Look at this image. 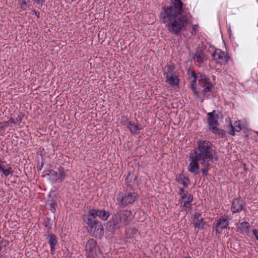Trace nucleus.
<instances>
[{
	"instance_id": "obj_13",
	"label": "nucleus",
	"mask_w": 258,
	"mask_h": 258,
	"mask_svg": "<svg viewBox=\"0 0 258 258\" xmlns=\"http://www.w3.org/2000/svg\"><path fill=\"white\" fill-rule=\"evenodd\" d=\"M49 173L53 180L55 181L59 180L62 181L66 177V173L62 169H59L58 172L53 170H50Z\"/></svg>"
},
{
	"instance_id": "obj_37",
	"label": "nucleus",
	"mask_w": 258,
	"mask_h": 258,
	"mask_svg": "<svg viewBox=\"0 0 258 258\" xmlns=\"http://www.w3.org/2000/svg\"><path fill=\"white\" fill-rule=\"evenodd\" d=\"M257 136H258V132H257Z\"/></svg>"
},
{
	"instance_id": "obj_15",
	"label": "nucleus",
	"mask_w": 258,
	"mask_h": 258,
	"mask_svg": "<svg viewBox=\"0 0 258 258\" xmlns=\"http://www.w3.org/2000/svg\"><path fill=\"white\" fill-rule=\"evenodd\" d=\"M165 82L172 87L177 86L179 84V79L177 74L165 78Z\"/></svg>"
},
{
	"instance_id": "obj_27",
	"label": "nucleus",
	"mask_w": 258,
	"mask_h": 258,
	"mask_svg": "<svg viewBox=\"0 0 258 258\" xmlns=\"http://www.w3.org/2000/svg\"><path fill=\"white\" fill-rule=\"evenodd\" d=\"M215 135L223 137L225 135V132L221 129L218 128L217 126L213 127L212 128L209 129Z\"/></svg>"
},
{
	"instance_id": "obj_12",
	"label": "nucleus",
	"mask_w": 258,
	"mask_h": 258,
	"mask_svg": "<svg viewBox=\"0 0 258 258\" xmlns=\"http://www.w3.org/2000/svg\"><path fill=\"white\" fill-rule=\"evenodd\" d=\"M243 202L238 199H235L231 205V211L233 213H240L243 210Z\"/></svg>"
},
{
	"instance_id": "obj_4",
	"label": "nucleus",
	"mask_w": 258,
	"mask_h": 258,
	"mask_svg": "<svg viewBox=\"0 0 258 258\" xmlns=\"http://www.w3.org/2000/svg\"><path fill=\"white\" fill-rule=\"evenodd\" d=\"M85 250L87 258H95L100 254V251L95 240L90 239L85 246Z\"/></svg>"
},
{
	"instance_id": "obj_24",
	"label": "nucleus",
	"mask_w": 258,
	"mask_h": 258,
	"mask_svg": "<svg viewBox=\"0 0 258 258\" xmlns=\"http://www.w3.org/2000/svg\"><path fill=\"white\" fill-rule=\"evenodd\" d=\"M188 178L183 174H180L178 177V182L182 184L185 187L188 186Z\"/></svg>"
},
{
	"instance_id": "obj_16",
	"label": "nucleus",
	"mask_w": 258,
	"mask_h": 258,
	"mask_svg": "<svg viewBox=\"0 0 258 258\" xmlns=\"http://www.w3.org/2000/svg\"><path fill=\"white\" fill-rule=\"evenodd\" d=\"M91 232L96 237H100L103 234V228L100 223L90 229Z\"/></svg>"
},
{
	"instance_id": "obj_26",
	"label": "nucleus",
	"mask_w": 258,
	"mask_h": 258,
	"mask_svg": "<svg viewBox=\"0 0 258 258\" xmlns=\"http://www.w3.org/2000/svg\"><path fill=\"white\" fill-rule=\"evenodd\" d=\"M30 0H19L18 3L20 5V8L23 11H25L27 8L30 6Z\"/></svg>"
},
{
	"instance_id": "obj_38",
	"label": "nucleus",
	"mask_w": 258,
	"mask_h": 258,
	"mask_svg": "<svg viewBox=\"0 0 258 258\" xmlns=\"http://www.w3.org/2000/svg\"><path fill=\"white\" fill-rule=\"evenodd\" d=\"M256 1H257V2H258V0H256Z\"/></svg>"
},
{
	"instance_id": "obj_5",
	"label": "nucleus",
	"mask_w": 258,
	"mask_h": 258,
	"mask_svg": "<svg viewBox=\"0 0 258 258\" xmlns=\"http://www.w3.org/2000/svg\"><path fill=\"white\" fill-rule=\"evenodd\" d=\"M131 212L127 210H119L117 212L118 219L119 220V225L118 223L114 224L116 228H119L126 224L128 222V218L131 216Z\"/></svg>"
},
{
	"instance_id": "obj_17",
	"label": "nucleus",
	"mask_w": 258,
	"mask_h": 258,
	"mask_svg": "<svg viewBox=\"0 0 258 258\" xmlns=\"http://www.w3.org/2000/svg\"><path fill=\"white\" fill-rule=\"evenodd\" d=\"M5 162H3L0 160V173H2L5 176H8L9 175H12L13 173V170L11 166H8V168H5V166L3 164Z\"/></svg>"
},
{
	"instance_id": "obj_23",
	"label": "nucleus",
	"mask_w": 258,
	"mask_h": 258,
	"mask_svg": "<svg viewBox=\"0 0 258 258\" xmlns=\"http://www.w3.org/2000/svg\"><path fill=\"white\" fill-rule=\"evenodd\" d=\"M86 221V223L90 227V229H91L92 227L99 223V222L96 218L90 217H87Z\"/></svg>"
},
{
	"instance_id": "obj_11",
	"label": "nucleus",
	"mask_w": 258,
	"mask_h": 258,
	"mask_svg": "<svg viewBox=\"0 0 258 258\" xmlns=\"http://www.w3.org/2000/svg\"><path fill=\"white\" fill-rule=\"evenodd\" d=\"M207 115L209 117L208 120L209 129H211L213 127L218 125V119L219 118V116L218 115L216 114V111L215 110H213L211 112L208 113Z\"/></svg>"
},
{
	"instance_id": "obj_21",
	"label": "nucleus",
	"mask_w": 258,
	"mask_h": 258,
	"mask_svg": "<svg viewBox=\"0 0 258 258\" xmlns=\"http://www.w3.org/2000/svg\"><path fill=\"white\" fill-rule=\"evenodd\" d=\"M237 228L242 232H246L250 228V225L247 222H243L239 224H236Z\"/></svg>"
},
{
	"instance_id": "obj_7",
	"label": "nucleus",
	"mask_w": 258,
	"mask_h": 258,
	"mask_svg": "<svg viewBox=\"0 0 258 258\" xmlns=\"http://www.w3.org/2000/svg\"><path fill=\"white\" fill-rule=\"evenodd\" d=\"M212 57L217 63L225 64L227 62L229 56L224 51L220 49H217L212 54Z\"/></svg>"
},
{
	"instance_id": "obj_8",
	"label": "nucleus",
	"mask_w": 258,
	"mask_h": 258,
	"mask_svg": "<svg viewBox=\"0 0 258 258\" xmlns=\"http://www.w3.org/2000/svg\"><path fill=\"white\" fill-rule=\"evenodd\" d=\"M188 74L189 75V78H192L193 79V80L191 81L190 84V88L192 93L196 96L197 97H198L199 95V92L196 89V81L197 79L198 80L199 79H200V75L201 74H198L197 75L195 72L194 71H189Z\"/></svg>"
},
{
	"instance_id": "obj_9",
	"label": "nucleus",
	"mask_w": 258,
	"mask_h": 258,
	"mask_svg": "<svg viewBox=\"0 0 258 258\" xmlns=\"http://www.w3.org/2000/svg\"><path fill=\"white\" fill-rule=\"evenodd\" d=\"M230 220V218L228 216L224 215L220 217L217 224V232H222L223 229L226 228L229 226Z\"/></svg>"
},
{
	"instance_id": "obj_25",
	"label": "nucleus",
	"mask_w": 258,
	"mask_h": 258,
	"mask_svg": "<svg viewBox=\"0 0 258 258\" xmlns=\"http://www.w3.org/2000/svg\"><path fill=\"white\" fill-rule=\"evenodd\" d=\"M98 217L103 221H106L108 218L110 213L105 210H98Z\"/></svg>"
},
{
	"instance_id": "obj_35",
	"label": "nucleus",
	"mask_w": 258,
	"mask_h": 258,
	"mask_svg": "<svg viewBox=\"0 0 258 258\" xmlns=\"http://www.w3.org/2000/svg\"><path fill=\"white\" fill-rule=\"evenodd\" d=\"M196 27H197L196 25L193 26V30H196Z\"/></svg>"
},
{
	"instance_id": "obj_36",
	"label": "nucleus",
	"mask_w": 258,
	"mask_h": 258,
	"mask_svg": "<svg viewBox=\"0 0 258 258\" xmlns=\"http://www.w3.org/2000/svg\"><path fill=\"white\" fill-rule=\"evenodd\" d=\"M184 258H190V257L189 256H185Z\"/></svg>"
},
{
	"instance_id": "obj_6",
	"label": "nucleus",
	"mask_w": 258,
	"mask_h": 258,
	"mask_svg": "<svg viewBox=\"0 0 258 258\" xmlns=\"http://www.w3.org/2000/svg\"><path fill=\"white\" fill-rule=\"evenodd\" d=\"M199 83L200 85L204 87V89L201 92L202 95L203 96L210 91L212 88V84L209 79L207 78L205 75H200V79H199Z\"/></svg>"
},
{
	"instance_id": "obj_20",
	"label": "nucleus",
	"mask_w": 258,
	"mask_h": 258,
	"mask_svg": "<svg viewBox=\"0 0 258 258\" xmlns=\"http://www.w3.org/2000/svg\"><path fill=\"white\" fill-rule=\"evenodd\" d=\"M184 198L182 199V201L181 202V204L182 207L185 208H190V204L193 201V197L191 194H188Z\"/></svg>"
},
{
	"instance_id": "obj_10",
	"label": "nucleus",
	"mask_w": 258,
	"mask_h": 258,
	"mask_svg": "<svg viewBox=\"0 0 258 258\" xmlns=\"http://www.w3.org/2000/svg\"><path fill=\"white\" fill-rule=\"evenodd\" d=\"M45 236L50 246L51 252L53 253L55 250V246L58 242L57 238L54 234L49 233V232H47V234L45 235Z\"/></svg>"
},
{
	"instance_id": "obj_30",
	"label": "nucleus",
	"mask_w": 258,
	"mask_h": 258,
	"mask_svg": "<svg viewBox=\"0 0 258 258\" xmlns=\"http://www.w3.org/2000/svg\"><path fill=\"white\" fill-rule=\"evenodd\" d=\"M179 194L181 196V199L184 198V197L188 194L186 191H184L183 188L180 189Z\"/></svg>"
},
{
	"instance_id": "obj_32",
	"label": "nucleus",
	"mask_w": 258,
	"mask_h": 258,
	"mask_svg": "<svg viewBox=\"0 0 258 258\" xmlns=\"http://www.w3.org/2000/svg\"><path fill=\"white\" fill-rule=\"evenodd\" d=\"M252 232L256 239L258 241V230L254 229L252 230Z\"/></svg>"
},
{
	"instance_id": "obj_28",
	"label": "nucleus",
	"mask_w": 258,
	"mask_h": 258,
	"mask_svg": "<svg viewBox=\"0 0 258 258\" xmlns=\"http://www.w3.org/2000/svg\"><path fill=\"white\" fill-rule=\"evenodd\" d=\"M194 59L196 62L201 63L204 60V55L201 52H198L195 54Z\"/></svg>"
},
{
	"instance_id": "obj_19",
	"label": "nucleus",
	"mask_w": 258,
	"mask_h": 258,
	"mask_svg": "<svg viewBox=\"0 0 258 258\" xmlns=\"http://www.w3.org/2000/svg\"><path fill=\"white\" fill-rule=\"evenodd\" d=\"M174 70L175 67L174 65L167 64L164 70V75L165 78L176 74Z\"/></svg>"
},
{
	"instance_id": "obj_33",
	"label": "nucleus",
	"mask_w": 258,
	"mask_h": 258,
	"mask_svg": "<svg viewBox=\"0 0 258 258\" xmlns=\"http://www.w3.org/2000/svg\"><path fill=\"white\" fill-rule=\"evenodd\" d=\"M32 14L35 15L38 18L39 17V13L36 11L35 10H33L32 11Z\"/></svg>"
},
{
	"instance_id": "obj_18",
	"label": "nucleus",
	"mask_w": 258,
	"mask_h": 258,
	"mask_svg": "<svg viewBox=\"0 0 258 258\" xmlns=\"http://www.w3.org/2000/svg\"><path fill=\"white\" fill-rule=\"evenodd\" d=\"M230 127L231 130L229 132V134L232 136H235V132H239L241 130L240 121H236L233 125L231 124Z\"/></svg>"
},
{
	"instance_id": "obj_14",
	"label": "nucleus",
	"mask_w": 258,
	"mask_h": 258,
	"mask_svg": "<svg viewBox=\"0 0 258 258\" xmlns=\"http://www.w3.org/2000/svg\"><path fill=\"white\" fill-rule=\"evenodd\" d=\"M194 224L195 228L201 229L203 228L205 223L203 221V219L201 217V214L199 213H196L194 216Z\"/></svg>"
},
{
	"instance_id": "obj_31",
	"label": "nucleus",
	"mask_w": 258,
	"mask_h": 258,
	"mask_svg": "<svg viewBox=\"0 0 258 258\" xmlns=\"http://www.w3.org/2000/svg\"><path fill=\"white\" fill-rule=\"evenodd\" d=\"M19 122L18 121V120H16L15 119L13 118H11L7 122V123H14V124H17L18 123H19Z\"/></svg>"
},
{
	"instance_id": "obj_29",
	"label": "nucleus",
	"mask_w": 258,
	"mask_h": 258,
	"mask_svg": "<svg viewBox=\"0 0 258 258\" xmlns=\"http://www.w3.org/2000/svg\"><path fill=\"white\" fill-rule=\"evenodd\" d=\"M98 210L91 209L89 211V214L88 217L91 218H96V217H98Z\"/></svg>"
},
{
	"instance_id": "obj_1",
	"label": "nucleus",
	"mask_w": 258,
	"mask_h": 258,
	"mask_svg": "<svg viewBox=\"0 0 258 258\" xmlns=\"http://www.w3.org/2000/svg\"><path fill=\"white\" fill-rule=\"evenodd\" d=\"M159 18L170 33L179 35L190 23L191 16L183 10L181 0H174L172 6L163 7Z\"/></svg>"
},
{
	"instance_id": "obj_34",
	"label": "nucleus",
	"mask_w": 258,
	"mask_h": 258,
	"mask_svg": "<svg viewBox=\"0 0 258 258\" xmlns=\"http://www.w3.org/2000/svg\"><path fill=\"white\" fill-rule=\"evenodd\" d=\"M45 226L48 229H50L51 228V224L48 222L45 223Z\"/></svg>"
},
{
	"instance_id": "obj_22",
	"label": "nucleus",
	"mask_w": 258,
	"mask_h": 258,
	"mask_svg": "<svg viewBox=\"0 0 258 258\" xmlns=\"http://www.w3.org/2000/svg\"><path fill=\"white\" fill-rule=\"evenodd\" d=\"M127 123V127L132 133L137 134L139 133V130H141V128L133 122L128 121Z\"/></svg>"
},
{
	"instance_id": "obj_2",
	"label": "nucleus",
	"mask_w": 258,
	"mask_h": 258,
	"mask_svg": "<svg viewBox=\"0 0 258 258\" xmlns=\"http://www.w3.org/2000/svg\"><path fill=\"white\" fill-rule=\"evenodd\" d=\"M219 159L216 151L214 149L212 144L207 140H200L198 142L197 147L195 148L193 153L189 156L190 162L187 170L194 175L200 172L201 164L202 174L205 176L208 174L211 163L217 161Z\"/></svg>"
},
{
	"instance_id": "obj_3",
	"label": "nucleus",
	"mask_w": 258,
	"mask_h": 258,
	"mask_svg": "<svg viewBox=\"0 0 258 258\" xmlns=\"http://www.w3.org/2000/svg\"><path fill=\"white\" fill-rule=\"evenodd\" d=\"M138 198V194L133 191L119 192L115 196L116 204L120 207L125 208L133 205Z\"/></svg>"
}]
</instances>
